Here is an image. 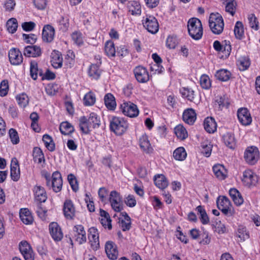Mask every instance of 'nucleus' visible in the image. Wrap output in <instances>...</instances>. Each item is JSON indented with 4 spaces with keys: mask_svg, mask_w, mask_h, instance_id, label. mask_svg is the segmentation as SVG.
Listing matches in <instances>:
<instances>
[{
    "mask_svg": "<svg viewBox=\"0 0 260 260\" xmlns=\"http://www.w3.org/2000/svg\"><path fill=\"white\" fill-rule=\"evenodd\" d=\"M100 124V118L95 113H91L88 119L85 116H83L80 118L79 120L80 129L86 134L89 133L90 128H98Z\"/></svg>",
    "mask_w": 260,
    "mask_h": 260,
    "instance_id": "nucleus-1",
    "label": "nucleus"
},
{
    "mask_svg": "<svg viewBox=\"0 0 260 260\" xmlns=\"http://www.w3.org/2000/svg\"><path fill=\"white\" fill-rule=\"evenodd\" d=\"M128 127L127 121L122 117L113 116L110 122V130L116 135H122Z\"/></svg>",
    "mask_w": 260,
    "mask_h": 260,
    "instance_id": "nucleus-2",
    "label": "nucleus"
},
{
    "mask_svg": "<svg viewBox=\"0 0 260 260\" xmlns=\"http://www.w3.org/2000/svg\"><path fill=\"white\" fill-rule=\"evenodd\" d=\"M189 36L194 40H200L203 36V28L201 21L196 18L189 20L187 24Z\"/></svg>",
    "mask_w": 260,
    "mask_h": 260,
    "instance_id": "nucleus-3",
    "label": "nucleus"
},
{
    "mask_svg": "<svg viewBox=\"0 0 260 260\" xmlns=\"http://www.w3.org/2000/svg\"><path fill=\"white\" fill-rule=\"evenodd\" d=\"M209 24L213 34L219 35L223 31L224 22L222 16L219 14H211L209 19Z\"/></svg>",
    "mask_w": 260,
    "mask_h": 260,
    "instance_id": "nucleus-4",
    "label": "nucleus"
},
{
    "mask_svg": "<svg viewBox=\"0 0 260 260\" xmlns=\"http://www.w3.org/2000/svg\"><path fill=\"white\" fill-rule=\"evenodd\" d=\"M46 180V185L49 188H52L55 192H59L62 188V180L60 173L56 171L52 175L51 180L49 176L46 175L45 176Z\"/></svg>",
    "mask_w": 260,
    "mask_h": 260,
    "instance_id": "nucleus-5",
    "label": "nucleus"
},
{
    "mask_svg": "<svg viewBox=\"0 0 260 260\" xmlns=\"http://www.w3.org/2000/svg\"><path fill=\"white\" fill-rule=\"evenodd\" d=\"M120 110L124 115L136 117L139 113L137 106L131 102H124L120 106Z\"/></svg>",
    "mask_w": 260,
    "mask_h": 260,
    "instance_id": "nucleus-6",
    "label": "nucleus"
},
{
    "mask_svg": "<svg viewBox=\"0 0 260 260\" xmlns=\"http://www.w3.org/2000/svg\"><path fill=\"white\" fill-rule=\"evenodd\" d=\"M244 158L247 163L253 165L256 164L259 158V151L255 146H250L245 151Z\"/></svg>",
    "mask_w": 260,
    "mask_h": 260,
    "instance_id": "nucleus-7",
    "label": "nucleus"
},
{
    "mask_svg": "<svg viewBox=\"0 0 260 260\" xmlns=\"http://www.w3.org/2000/svg\"><path fill=\"white\" fill-rule=\"evenodd\" d=\"M109 202L115 212H120L122 210V198L116 191L113 190L110 192Z\"/></svg>",
    "mask_w": 260,
    "mask_h": 260,
    "instance_id": "nucleus-8",
    "label": "nucleus"
},
{
    "mask_svg": "<svg viewBox=\"0 0 260 260\" xmlns=\"http://www.w3.org/2000/svg\"><path fill=\"white\" fill-rule=\"evenodd\" d=\"M73 238L79 244H82L86 242V232L82 225H75L73 229Z\"/></svg>",
    "mask_w": 260,
    "mask_h": 260,
    "instance_id": "nucleus-9",
    "label": "nucleus"
},
{
    "mask_svg": "<svg viewBox=\"0 0 260 260\" xmlns=\"http://www.w3.org/2000/svg\"><path fill=\"white\" fill-rule=\"evenodd\" d=\"M144 27L149 32L154 34L159 29V25L157 19L152 16H147L145 19L143 20Z\"/></svg>",
    "mask_w": 260,
    "mask_h": 260,
    "instance_id": "nucleus-10",
    "label": "nucleus"
},
{
    "mask_svg": "<svg viewBox=\"0 0 260 260\" xmlns=\"http://www.w3.org/2000/svg\"><path fill=\"white\" fill-rule=\"evenodd\" d=\"M88 238L91 248L95 251L100 248L99 235L98 229L91 227L88 230Z\"/></svg>",
    "mask_w": 260,
    "mask_h": 260,
    "instance_id": "nucleus-11",
    "label": "nucleus"
},
{
    "mask_svg": "<svg viewBox=\"0 0 260 260\" xmlns=\"http://www.w3.org/2000/svg\"><path fill=\"white\" fill-rule=\"evenodd\" d=\"M218 208L225 215L231 214V204L229 199L225 196L219 197L216 201Z\"/></svg>",
    "mask_w": 260,
    "mask_h": 260,
    "instance_id": "nucleus-12",
    "label": "nucleus"
},
{
    "mask_svg": "<svg viewBox=\"0 0 260 260\" xmlns=\"http://www.w3.org/2000/svg\"><path fill=\"white\" fill-rule=\"evenodd\" d=\"M19 250L25 260H34L35 255L30 245L26 241L19 244Z\"/></svg>",
    "mask_w": 260,
    "mask_h": 260,
    "instance_id": "nucleus-13",
    "label": "nucleus"
},
{
    "mask_svg": "<svg viewBox=\"0 0 260 260\" xmlns=\"http://www.w3.org/2000/svg\"><path fill=\"white\" fill-rule=\"evenodd\" d=\"M258 180V176L251 170H246L243 172L242 180L245 185L249 187L255 185Z\"/></svg>",
    "mask_w": 260,
    "mask_h": 260,
    "instance_id": "nucleus-14",
    "label": "nucleus"
},
{
    "mask_svg": "<svg viewBox=\"0 0 260 260\" xmlns=\"http://www.w3.org/2000/svg\"><path fill=\"white\" fill-rule=\"evenodd\" d=\"M134 73L136 80L139 83H146L149 80V75L147 70L142 66L136 67Z\"/></svg>",
    "mask_w": 260,
    "mask_h": 260,
    "instance_id": "nucleus-15",
    "label": "nucleus"
},
{
    "mask_svg": "<svg viewBox=\"0 0 260 260\" xmlns=\"http://www.w3.org/2000/svg\"><path fill=\"white\" fill-rule=\"evenodd\" d=\"M49 233L55 241H60L63 238V233L58 224L52 222L49 225Z\"/></svg>",
    "mask_w": 260,
    "mask_h": 260,
    "instance_id": "nucleus-16",
    "label": "nucleus"
},
{
    "mask_svg": "<svg viewBox=\"0 0 260 260\" xmlns=\"http://www.w3.org/2000/svg\"><path fill=\"white\" fill-rule=\"evenodd\" d=\"M105 252L108 257L111 260H116L118 255L117 247L114 242L107 241L105 246Z\"/></svg>",
    "mask_w": 260,
    "mask_h": 260,
    "instance_id": "nucleus-17",
    "label": "nucleus"
},
{
    "mask_svg": "<svg viewBox=\"0 0 260 260\" xmlns=\"http://www.w3.org/2000/svg\"><path fill=\"white\" fill-rule=\"evenodd\" d=\"M9 58L10 63L13 65H19L23 61L21 52L15 48L11 49L9 51Z\"/></svg>",
    "mask_w": 260,
    "mask_h": 260,
    "instance_id": "nucleus-18",
    "label": "nucleus"
},
{
    "mask_svg": "<svg viewBox=\"0 0 260 260\" xmlns=\"http://www.w3.org/2000/svg\"><path fill=\"white\" fill-rule=\"evenodd\" d=\"M237 116L239 122L243 125H248L252 121L250 114L247 108L239 109L237 111Z\"/></svg>",
    "mask_w": 260,
    "mask_h": 260,
    "instance_id": "nucleus-19",
    "label": "nucleus"
},
{
    "mask_svg": "<svg viewBox=\"0 0 260 260\" xmlns=\"http://www.w3.org/2000/svg\"><path fill=\"white\" fill-rule=\"evenodd\" d=\"M63 214L65 217L68 219H73L75 216V208L70 200H67L64 201L63 208Z\"/></svg>",
    "mask_w": 260,
    "mask_h": 260,
    "instance_id": "nucleus-20",
    "label": "nucleus"
},
{
    "mask_svg": "<svg viewBox=\"0 0 260 260\" xmlns=\"http://www.w3.org/2000/svg\"><path fill=\"white\" fill-rule=\"evenodd\" d=\"M23 52L26 57H38L42 55V49L37 45H29L24 48Z\"/></svg>",
    "mask_w": 260,
    "mask_h": 260,
    "instance_id": "nucleus-21",
    "label": "nucleus"
},
{
    "mask_svg": "<svg viewBox=\"0 0 260 260\" xmlns=\"http://www.w3.org/2000/svg\"><path fill=\"white\" fill-rule=\"evenodd\" d=\"M55 29L49 24L45 25L42 31V39L47 43L51 42L54 38Z\"/></svg>",
    "mask_w": 260,
    "mask_h": 260,
    "instance_id": "nucleus-22",
    "label": "nucleus"
},
{
    "mask_svg": "<svg viewBox=\"0 0 260 260\" xmlns=\"http://www.w3.org/2000/svg\"><path fill=\"white\" fill-rule=\"evenodd\" d=\"M20 169L18 161L16 158L12 159L11 164V177L14 181H17L20 178Z\"/></svg>",
    "mask_w": 260,
    "mask_h": 260,
    "instance_id": "nucleus-23",
    "label": "nucleus"
},
{
    "mask_svg": "<svg viewBox=\"0 0 260 260\" xmlns=\"http://www.w3.org/2000/svg\"><path fill=\"white\" fill-rule=\"evenodd\" d=\"M35 198L40 203L45 202L47 198L45 189L41 186L36 185L34 188Z\"/></svg>",
    "mask_w": 260,
    "mask_h": 260,
    "instance_id": "nucleus-24",
    "label": "nucleus"
},
{
    "mask_svg": "<svg viewBox=\"0 0 260 260\" xmlns=\"http://www.w3.org/2000/svg\"><path fill=\"white\" fill-rule=\"evenodd\" d=\"M182 118L185 123L189 125H192L197 118L195 111L192 109L185 110L183 113Z\"/></svg>",
    "mask_w": 260,
    "mask_h": 260,
    "instance_id": "nucleus-25",
    "label": "nucleus"
},
{
    "mask_svg": "<svg viewBox=\"0 0 260 260\" xmlns=\"http://www.w3.org/2000/svg\"><path fill=\"white\" fill-rule=\"evenodd\" d=\"M205 129L209 133H213L216 131L217 124L214 118L207 117L204 121Z\"/></svg>",
    "mask_w": 260,
    "mask_h": 260,
    "instance_id": "nucleus-26",
    "label": "nucleus"
},
{
    "mask_svg": "<svg viewBox=\"0 0 260 260\" xmlns=\"http://www.w3.org/2000/svg\"><path fill=\"white\" fill-rule=\"evenodd\" d=\"M62 57L58 51H54L51 55V63L55 69L60 68L62 66Z\"/></svg>",
    "mask_w": 260,
    "mask_h": 260,
    "instance_id": "nucleus-27",
    "label": "nucleus"
},
{
    "mask_svg": "<svg viewBox=\"0 0 260 260\" xmlns=\"http://www.w3.org/2000/svg\"><path fill=\"white\" fill-rule=\"evenodd\" d=\"M229 194L237 206H240L243 203L244 200L242 195L237 189L235 188L230 189Z\"/></svg>",
    "mask_w": 260,
    "mask_h": 260,
    "instance_id": "nucleus-28",
    "label": "nucleus"
},
{
    "mask_svg": "<svg viewBox=\"0 0 260 260\" xmlns=\"http://www.w3.org/2000/svg\"><path fill=\"white\" fill-rule=\"evenodd\" d=\"M19 215L21 220L24 224H29L32 223L34 218L31 213L27 209H21Z\"/></svg>",
    "mask_w": 260,
    "mask_h": 260,
    "instance_id": "nucleus-29",
    "label": "nucleus"
},
{
    "mask_svg": "<svg viewBox=\"0 0 260 260\" xmlns=\"http://www.w3.org/2000/svg\"><path fill=\"white\" fill-rule=\"evenodd\" d=\"M213 171L215 176L219 179L223 180L226 177V170L223 165H214L213 167Z\"/></svg>",
    "mask_w": 260,
    "mask_h": 260,
    "instance_id": "nucleus-30",
    "label": "nucleus"
},
{
    "mask_svg": "<svg viewBox=\"0 0 260 260\" xmlns=\"http://www.w3.org/2000/svg\"><path fill=\"white\" fill-rule=\"evenodd\" d=\"M122 218L120 220V226L123 231H128L131 228V219L125 212L121 213Z\"/></svg>",
    "mask_w": 260,
    "mask_h": 260,
    "instance_id": "nucleus-31",
    "label": "nucleus"
},
{
    "mask_svg": "<svg viewBox=\"0 0 260 260\" xmlns=\"http://www.w3.org/2000/svg\"><path fill=\"white\" fill-rule=\"evenodd\" d=\"M30 74L34 80L37 79L38 74L40 76L43 75L42 70H39L38 63L35 60H31L30 62Z\"/></svg>",
    "mask_w": 260,
    "mask_h": 260,
    "instance_id": "nucleus-32",
    "label": "nucleus"
},
{
    "mask_svg": "<svg viewBox=\"0 0 260 260\" xmlns=\"http://www.w3.org/2000/svg\"><path fill=\"white\" fill-rule=\"evenodd\" d=\"M225 145L231 149H234L236 146V140L233 134L226 133L222 137Z\"/></svg>",
    "mask_w": 260,
    "mask_h": 260,
    "instance_id": "nucleus-33",
    "label": "nucleus"
},
{
    "mask_svg": "<svg viewBox=\"0 0 260 260\" xmlns=\"http://www.w3.org/2000/svg\"><path fill=\"white\" fill-rule=\"evenodd\" d=\"M104 102L106 107L110 110H114L116 108V103L113 95L107 93L104 97Z\"/></svg>",
    "mask_w": 260,
    "mask_h": 260,
    "instance_id": "nucleus-34",
    "label": "nucleus"
},
{
    "mask_svg": "<svg viewBox=\"0 0 260 260\" xmlns=\"http://www.w3.org/2000/svg\"><path fill=\"white\" fill-rule=\"evenodd\" d=\"M139 142L141 148L147 153L150 152L152 150L148 137L146 135H142L140 137Z\"/></svg>",
    "mask_w": 260,
    "mask_h": 260,
    "instance_id": "nucleus-35",
    "label": "nucleus"
},
{
    "mask_svg": "<svg viewBox=\"0 0 260 260\" xmlns=\"http://www.w3.org/2000/svg\"><path fill=\"white\" fill-rule=\"evenodd\" d=\"M225 5V11L234 16L236 13L237 4L234 0H222Z\"/></svg>",
    "mask_w": 260,
    "mask_h": 260,
    "instance_id": "nucleus-36",
    "label": "nucleus"
},
{
    "mask_svg": "<svg viewBox=\"0 0 260 260\" xmlns=\"http://www.w3.org/2000/svg\"><path fill=\"white\" fill-rule=\"evenodd\" d=\"M154 183L159 188L164 189L168 185L167 178L163 175H158L154 179Z\"/></svg>",
    "mask_w": 260,
    "mask_h": 260,
    "instance_id": "nucleus-37",
    "label": "nucleus"
},
{
    "mask_svg": "<svg viewBox=\"0 0 260 260\" xmlns=\"http://www.w3.org/2000/svg\"><path fill=\"white\" fill-rule=\"evenodd\" d=\"M61 133L64 135H69L74 131V127L68 121L61 123L59 126Z\"/></svg>",
    "mask_w": 260,
    "mask_h": 260,
    "instance_id": "nucleus-38",
    "label": "nucleus"
},
{
    "mask_svg": "<svg viewBox=\"0 0 260 260\" xmlns=\"http://www.w3.org/2000/svg\"><path fill=\"white\" fill-rule=\"evenodd\" d=\"M100 66L98 64H92L88 70L89 76L93 79L97 80L101 76V71Z\"/></svg>",
    "mask_w": 260,
    "mask_h": 260,
    "instance_id": "nucleus-39",
    "label": "nucleus"
},
{
    "mask_svg": "<svg viewBox=\"0 0 260 260\" xmlns=\"http://www.w3.org/2000/svg\"><path fill=\"white\" fill-rule=\"evenodd\" d=\"M105 52L109 57L115 56L116 50L114 43L112 41H108L105 44Z\"/></svg>",
    "mask_w": 260,
    "mask_h": 260,
    "instance_id": "nucleus-40",
    "label": "nucleus"
},
{
    "mask_svg": "<svg viewBox=\"0 0 260 260\" xmlns=\"http://www.w3.org/2000/svg\"><path fill=\"white\" fill-rule=\"evenodd\" d=\"M174 132L177 138L181 140L185 139L188 137L186 129L181 124L178 125L175 127Z\"/></svg>",
    "mask_w": 260,
    "mask_h": 260,
    "instance_id": "nucleus-41",
    "label": "nucleus"
},
{
    "mask_svg": "<svg viewBox=\"0 0 260 260\" xmlns=\"http://www.w3.org/2000/svg\"><path fill=\"white\" fill-rule=\"evenodd\" d=\"M250 64V59L247 56H241L238 60L237 65L240 71H243L247 70Z\"/></svg>",
    "mask_w": 260,
    "mask_h": 260,
    "instance_id": "nucleus-42",
    "label": "nucleus"
},
{
    "mask_svg": "<svg viewBox=\"0 0 260 260\" xmlns=\"http://www.w3.org/2000/svg\"><path fill=\"white\" fill-rule=\"evenodd\" d=\"M236 236L241 241H245L249 238V232L247 231L246 227L243 225H239L236 233Z\"/></svg>",
    "mask_w": 260,
    "mask_h": 260,
    "instance_id": "nucleus-43",
    "label": "nucleus"
},
{
    "mask_svg": "<svg viewBox=\"0 0 260 260\" xmlns=\"http://www.w3.org/2000/svg\"><path fill=\"white\" fill-rule=\"evenodd\" d=\"M231 73L226 70H220L216 72L215 77L221 81H226L230 78Z\"/></svg>",
    "mask_w": 260,
    "mask_h": 260,
    "instance_id": "nucleus-44",
    "label": "nucleus"
},
{
    "mask_svg": "<svg viewBox=\"0 0 260 260\" xmlns=\"http://www.w3.org/2000/svg\"><path fill=\"white\" fill-rule=\"evenodd\" d=\"M42 140L48 150L53 151L55 150V144L52 138L49 135L47 134L44 135L43 136Z\"/></svg>",
    "mask_w": 260,
    "mask_h": 260,
    "instance_id": "nucleus-45",
    "label": "nucleus"
},
{
    "mask_svg": "<svg viewBox=\"0 0 260 260\" xmlns=\"http://www.w3.org/2000/svg\"><path fill=\"white\" fill-rule=\"evenodd\" d=\"M196 210L200 215V220L203 224H206L209 222V219L205 210L202 206H199L196 208Z\"/></svg>",
    "mask_w": 260,
    "mask_h": 260,
    "instance_id": "nucleus-46",
    "label": "nucleus"
},
{
    "mask_svg": "<svg viewBox=\"0 0 260 260\" xmlns=\"http://www.w3.org/2000/svg\"><path fill=\"white\" fill-rule=\"evenodd\" d=\"M187 154L185 149L180 147L177 148L173 153V156L174 158L178 160H183L186 157Z\"/></svg>",
    "mask_w": 260,
    "mask_h": 260,
    "instance_id": "nucleus-47",
    "label": "nucleus"
},
{
    "mask_svg": "<svg viewBox=\"0 0 260 260\" xmlns=\"http://www.w3.org/2000/svg\"><path fill=\"white\" fill-rule=\"evenodd\" d=\"M234 34L237 39H241L244 35L243 25L241 21L236 23L234 28Z\"/></svg>",
    "mask_w": 260,
    "mask_h": 260,
    "instance_id": "nucleus-48",
    "label": "nucleus"
},
{
    "mask_svg": "<svg viewBox=\"0 0 260 260\" xmlns=\"http://www.w3.org/2000/svg\"><path fill=\"white\" fill-rule=\"evenodd\" d=\"M201 152L206 156L209 157L210 156L212 145L208 141H205L201 144Z\"/></svg>",
    "mask_w": 260,
    "mask_h": 260,
    "instance_id": "nucleus-49",
    "label": "nucleus"
},
{
    "mask_svg": "<svg viewBox=\"0 0 260 260\" xmlns=\"http://www.w3.org/2000/svg\"><path fill=\"white\" fill-rule=\"evenodd\" d=\"M182 95L191 102H194V92L191 89L188 88H182L180 90Z\"/></svg>",
    "mask_w": 260,
    "mask_h": 260,
    "instance_id": "nucleus-50",
    "label": "nucleus"
},
{
    "mask_svg": "<svg viewBox=\"0 0 260 260\" xmlns=\"http://www.w3.org/2000/svg\"><path fill=\"white\" fill-rule=\"evenodd\" d=\"M18 23L16 18H12L10 19L7 22V29L9 32L14 33L17 28Z\"/></svg>",
    "mask_w": 260,
    "mask_h": 260,
    "instance_id": "nucleus-51",
    "label": "nucleus"
},
{
    "mask_svg": "<svg viewBox=\"0 0 260 260\" xmlns=\"http://www.w3.org/2000/svg\"><path fill=\"white\" fill-rule=\"evenodd\" d=\"M84 104L85 106H92L95 102V96L91 91L86 93L83 98Z\"/></svg>",
    "mask_w": 260,
    "mask_h": 260,
    "instance_id": "nucleus-52",
    "label": "nucleus"
},
{
    "mask_svg": "<svg viewBox=\"0 0 260 260\" xmlns=\"http://www.w3.org/2000/svg\"><path fill=\"white\" fill-rule=\"evenodd\" d=\"M58 23L59 25V29L62 31H66L69 27V18L68 17L61 16L58 20Z\"/></svg>",
    "mask_w": 260,
    "mask_h": 260,
    "instance_id": "nucleus-53",
    "label": "nucleus"
},
{
    "mask_svg": "<svg viewBox=\"0 0 260 260\" xmlns=\"http://www.w3.org/2000/svg\"><path fill=\"white\" fill-rule=\"evenodd\" d=\"M216 102L217 103L219 108L222 109L223 108H228L230 105V102L228 96L225 95L218 98Z\"/></svg>",
    "mask_w": 260,
    "mask_h": 260,
    "instance_id": "nucleus-54",
    "label": "nucleus"
},
{
    "mask_svg": "<svg viewBox=\"0 0 260 260\" xmlns=\"http://www.w3.org/2000/svg\"><path fill=\"white\" fill-rule=\"evenodd\" d=\"M200 85L205 89H208L211 86L210 79L208 76L203 75L200 78Z\"/></svg>",
    "mask_w": 260,
    "mask_h": 260,
    "instance_id": "nucleus-55",
    "label": "nucleus"
},
{
    "mask_svg": "<svg viewBox=\"0 0 260 260\" xmlns=\"http://www.w3.org/2000/svg\"><path fill=\"white\" fill-rule=\"evenodd\" d=\"M18 105L21 107H25L28 104V98L25 93H22L16 96Z\"/></svg>",
    "mask_w": 260,
    "mask_h": 260,
    "instance_id": "nucleus-56",
    "label": "nucleus"
},
{
    "mask_svg": "<svg viewBox=\"0 0 260 260\" xmlns=\"http://www.w3.org/2000/svg\"><path fill=\"white\" fill-rule=\"evenodd\" d=\"M248 19L250 26L254 30H258L259 28L258 21L255 15L253 14H250L248 15Z\"/></svg>",
    "mask_w": 260,
    "mask_h": 260,
    "instance_id": "nucleus-57",
    "label": "nucleus"
},
{
    "mask_svg": "<svg viewBox=\"0 0 260 260\" xmlns=\"http://www.w3.org/2000/svg\"><path fill=\"white\" fill-rule=\"evenodd\" d=\"M33 156L36 161L41 163L43 160H44V154L42 150L38 147H35L34 149Z\"/></svg>",
    "mask_w": 260,
    "mask_h": 260,
    "instance_id": "nucleus-58",
    "label": "nucleus"
},
{
    "mask_svg": "<svg viewBox=\"0 0 260 260\" xmlns=\"http://www.w3.org/2000/svg\"><path fill=\"white\" fill-rule=\"evenodd\" d=\"M130 11H131L133 15H139L141 13V8L140 4L136 2L133 1L131 3L130 7Z\"/></svg>",
    "mask_w": 260,
    "mask_h": 260,
    "instance_id": "nucleus-59",
    "label": "nucleus"
},
{
    "mask_svg": "<svg viewBox=\"0 0 260 260\" xmlns=\"http://www.w3.org/2000/svg\"><path fill=\"white\" fill-rule=\"evenodd\" d=\"M68 180L71 186L72 189L74 191H76L78 189V184L75 176L72 174H69L68 176Z\"/></svg>",
    "mask_w": 260,
    "mask_h": 260,
    "instance_id": "nucleus-60",
    "label": "nucleus"
},
{
    "mask_svg": "<svg viewBox=\"0 0 260 260\" xmlns=\"http://www.w3.org/2000/svg\"><path fill=\"white\" fill-rule=\"evenodd\" d=\"M9 136L13 144H17L19 142V138L17 131L14 128L9 130Z\"/></svg>",
    "mask_w": 260,
    "mask_h": 260,
    "instance_id": "nucleus-61",
    "label": "nucleus"
},
{
    "mask_svg": "<svg viewBox=\"0 0 260 260\" xmlns=\"http://www.w3.org/2000/svg\"><path fill=\"white\" fill-rule=\"evenodd\" d=\"M72 38L74 42L78 45H81L83 43L82 35V34L80 32H74L72 34Z\"/></svg>",
    "mask_w": 260,
    "mask_h": 260,
    "instance_id": "nucleus-62",
    "label": "nucleus"
},
{
    "mask_svg": "<svg viewBox=\"0 0 260 260\" xmlns=\"http://www.w3.org/2000/svg\"><path fill=\"white\" fill-rule=\"evenodd\" d=\"M9 89L8 82L7 80H3L0 84V95L4 96L7 95Z\"/></svg>",
    "mask_w": 260,
    "mask_h": 260,
    "instance_id": "nucleus-63",
    "label": "nucleus"
},
{
    "mask_svg": "<svg viewBox=\"0 0 260 260\" xmlns=\"http://www.w3.org/2000/svg\"><path fill=\"white\" fill-rule=\"evenodd\" d=\"M222 52L224 53L226 56H229L232 47L230 41L224 40L222 41Z\"/></svg>",
    "mask_w": 260,
    "mask_h": 260,
    "instance_id": "nucleus-64",
    "label": "nucleus"
}]
</instances>
